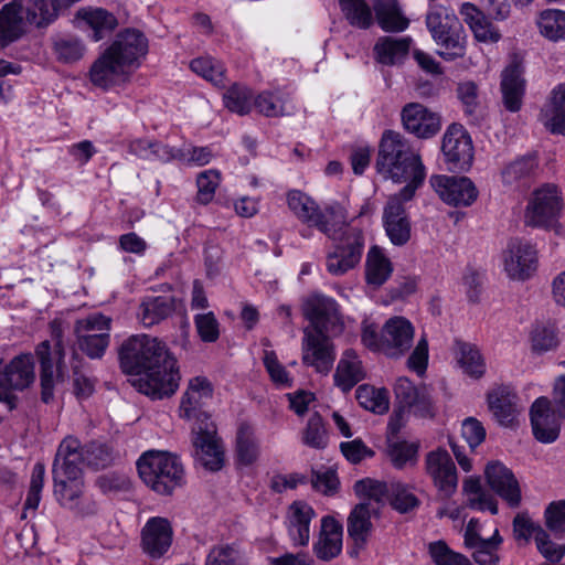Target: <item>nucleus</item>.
Listing matches in <instances>:
<instances>
[{"mask_svg":"<svg viewBox=\"0 0 565 565\" xmlns=\"http://www.w3.org/2000/svg\"><path fill=\"white\" fill-rule=\"evenodd\" d=\"M111 319L102 313H93L83 319H78L74 326L76 338L79 335H105L110 334Z\"/></svg>","mask_w":565,"mask_h":565,"instance_id":"52","label":"nucleus"},{"mask_svg":"<svg viewBox=\"0 0 565 565\" xmlns=\"http://www.w3.org/2000/svg\"><path fill=\"white\" fill-rule=\"evenodd\" d=\"M536 24L545 39L553 42L565 41V11L545 9L540 12Z\"/></svg>","mask_w":565,"mask_h":565,"instance_id":"45","label":"nucleus"},{"mask_svg":"<svg viewBox=\"0 0 565 565\" xmlns=\"http://www.w3.org/2000/svg\"><path fill=\"white\" fill-rule=\"evenodd\" d=\"M530 417L533 434L539 441L552 443L558 437L559 427L547 397L541 396L535 399L530 409Z\"/></svg>","mask_w":565,"mask_h":565,"instance_id":"26","label":"nucleus"},{"mask_svg":"<svg viewBox=\"0 0 565 565\" xmlns=\"http://www.w3.org/2000/svg\"><path fill=\"white\" fill-rule=\"evenodd\" d=\"M192 444L195 460L210 471H218L224 466V451L212 423H200L193 428Z\"/></svg>","mask_w":565,"mask_h":565,"instance_id":"13","label":"nucleus"},{"mask_svg":"<svg viewBox=\"0 0 565 565\" xmlns=\"http://www.w3.org/2000/svg\"><path fill=\"white\" fill-rule=\"evenodd\" d=\"M141 548L151 558L162 557L171 547L173 530L170 521L161 516L150 518L141 529Z\"/></svg>","mask_w":565,"mask_h":565,"instance_id":"19","label":"nucleus"},{"mask_svg":"<svg viewBox=\"0 0 565 565\" xmlns=\"http://www.w3.org/2000/svg\"><path fill=\"white\" fill-rule=\"evenodd\" d=\"M518 396L509 385H501L488 394L489 408L497 420L504 426L510 425L516 414Z\"/></svg>","mask_w":565,"mask_h":565,"instance_id":"30","label":"nucleus"},{"mask_svg":"<svg viewBox=\"0 0 565 565\" xmlns=\"http://www.w3.org/2000/svg\"><path fill=\"white\" fill-rule=\"evenodd\" d=\"M175 309L174 299L169 296H147L142 299L138 317L149 328L170 317Z\"/></svg>","mask_w":565,"mask_h":565,"instance_id":"32","label":"nucleus"},{"mask_svg":"<svg viewBox=\"0 0 565 565\" xmlns=\"http://www.w3.org/2000/svg\"><path fill=\"white\" fill-rule=\"evenodd\" d=\"M426 25L444 60L452 61L465 54V31L452 10L431 6L426 15Z\"/></svg>","mask_w":565,"mask_h":565,"instance_id":"7","label":"nucleus"},{"mask_svg":"<svg viewBox=\"0 0 565 565\" xmlns=\"http://www.w3.org/2000/svg\"><path fill=\"white\" fill-rule=\"evenodd\" d=\"M63 441H74V452L78 456L75 460L76 466L85 462L88 467L94 469H103L110 465L113 455L109 447L103 443L90 441L81 447L79 441L75 438L67 437Z\"/></svg>","mask_w":565,"mask_h":565,"instance_id":"34","label":"nucleus"},{"mask_svg":"<svg viewBox=\"0 0 565 565\" xmlns=\"http://www.w3.org/2000/svg\"><path fill=\"white\" fill-rule=\"evenodd\" d=\"M79 350L89 359H102L109 347L110 334L105 335H79L76 338Z\"/></svg>","mask_w":565,"mask_h":565,"instance_id":"61","label":"nucleus"},{"mask_svg":"<svg viewBox=\"0 0 565 565\" xmlns=\"http://www.w3.org/2000/svg\"><path fill=\"white\" fill-rule=\"evenodd\" d=\"M76 17L93 30L92 39L95 42L104 39L107 33L113 32L118 25L116 17L102 8L81 9Z\"/></svg>","mask_w":565,"mask_h":565,"instance_id":"42","label":"nucleus"},{"mask_svg":"<svg viewBox=\"0 0 565 565\" xmlns=\"http://www.w3.org/2000/svg\"><path fill=\"white\" fill-rule=\"evenodd\" d=\"M253 98L252 89L237 83L233 84L223 95L224 106L241 116L249 114Z\"/></svg>","mask_w":565,"mask_h":565,"instance_id":"47","label":"nucleus"},{"mask_svg":"<svg viewBox=\"0 0 565 565\" xmlns=\"http://www.w3.org/2000/svg\"><path fill=\"white\" fill-rule=\"evenodd\" d=\"M53 50L60 62L71 64L79 61L86 49L79 39L67 35L55 40Z\"/></svg>","mask_w":565,"mask_h":565,"instance_id":"53","label":"nucleus"},{"mask_svg":"<svg viewBox=\"0 0 565 565\" xmlns=\"http://www.w3.org/2000/svg\"><path fill=\"white\" fill-rule=\"evenodd\" d=\"M341 11L352 26L367 29L373 23L370 6L364 0H339Z\"/></svg>","mask_w":565,"mask_h":565,"instance_id":"48","label":"nucleus"},{"mask_svg":"<svg viewBox=\"0 0 565 565\" xmlns=\"http://www.w3.org/2000/svg\"><path fill=\"white\" fill-rule=\"evenodd\" d=\"M387 499L392 508L399 513H408L416 509L420 503L412 489L399 481H392L390 483V493L387 494Z\"/></svg>","mask_w":565,"mask_h":565,"instance_id":"50","label":"nucleus"},{"mask_svg":"<svg viewBox=\"0 0 565 565\" xmlns=\"http://www.w3.org/2000/svg\"><path fill=\"white\" fill-rule=\"evenodd\" d=\"M108 50L127 67H138L140 58L148 52V39L136 29H126L117 34Z\"/></svg>","mask_w":565,"mask_h":565,"instance_id":"23","label":"nucleus"},{"mask_svg":"<svg viewBox=\"0 0 565 565\" xmlns=\"http://www.w3.org/2000/svg\"><path fill=\"white\" fill-rule=\"evenodd\" d=\"M140 479L153 492L171 495L184 484V468L180 458L169 451L148 450L137 461Z\"/></svg>","mask_w":565,"mask_h":565,"instance_id":"4","label":"nucleus"},{"mask_svg":"<svg viewBox=\"0 0 565 565\" xmlns=\"http://www.w3.org/2000/svg\"><path fill=\"white\" fill-rule=\"evenodd\" d=\"M523 66L519 61H512L501 74L502 103L507 110L516 113L521 109L525 94Z\"/></svg>","mask_w":565,"mask_h":565,"instance_id":"24","label":"nucleus"},{"mask_svg":"<svg viewBox=\"0 0 565 565\" xmlns=\"http://www.w3.org/2000/svg\"><path fill=\"white\" fill-rule=\"evenodd\" d=\"M305 316L313 332L329 333L340 329V318L335 300L326 296H312L305 305Z\"/></svg>","mask_w":565,"mask_h":565,"instance_id":"21","label":"nucleus"},{"mask_svg":"<svg viewBox=\"0 0 565 565\" xmlns=\"http://www.w3.org/2000/svg\"><path fill=\"white\" fill-rule=\"evenodd\" d=\"M455 352L458 363L467 375L480 379L484 374L486 363L475 344L456 340Z\"/></svg>","mask_w":565,"mask_h":565,"instance_id":"43","label":"nucleus"},{"mask_svg":"<svg viewBox=\"0 0 565 565\" xmlns=\"http://www.w3.org/2000/svg\"><path fill=\"white\" fill-rule=\"evenodd\" d=\"M260 455V444L254 428L242 423L235 437V458L239 466L249 467L255 463Z\"/></svg>","mask_w":565,"mask_h":565,"instance_id":"33","label":"nucleus"},{"mask_svg":"<svg viewBox=\"0 0 565 565\" xmlns=\"http://www.w3.org/2000/svg\"><path fill=\"white\" fill-rule=\"evenodd\" d=\"M287 203L302 223L317 227L321 233L329 232L332 223L344 218V211L340 204L328 205L321 210L312 198L299 190L288 192Z\"/></svg>","mask_w":565,"mask_h":565,"instance_id":"8","label":"nucleus"},{"mask_svg":"<svg viewBox=\"0 0 565 565\" xmlns=\"http://www.w3.org/2000/svg\"><path fill=\"white\" fill-rule=\"evenodd\" d=\"M35 354L41 366V399L47 404L53 399L54 373H56V380L61 382L68 377L67 366L64 361L65 349L62 341L57 340L52 352L50 342L43 341L38 345Z\"/></svg>","mask_w":565,"mask_h":565,"instance_id":"11","label":"nucleus"},{"mask_svg":"<svg viewBox=\"0 0 565 565\" xmlns=\"http://www.w3.org/2000/svg\"><path fill=\"white\" fill-rule=\"evenodd\" d=\"M537 267V252L526 241L512 239L504 253V269L512 279L525 280Z\"/></svg>","mask_w":565,"mask_h":565,"instance_id":"18","label":"nucleus"},{"mask_svg":"<svg viewBox=\"0 0 565 565\" xmlns=\"http://www.w3.org/2000/svg\"><path fill=\"white\" fill-rule=\"evenodd\" d=\"M126 74L127 67L108 49L89 68L92 84L105 90L118 84Z\"/></svg>","mask_w":565,"mask_h":565,"instance_id":"27","label":"nucleus"},{"mask_svg":"<svg viewBox=\"0 0 565 565\" xmlns=\"http://www.w3.org/2000/svg\"><path fill=\"white\" fill-rule=\"evenodd\" d=\"M323 234L334 242L326 260L329 274L342 276L359 265L364 250V235L360 228L345 224L344 217L332 223L329 232Z\"/></svg>","mask_w":565,"mask_h":565,"instance_id":"5","label":"nucleus"},{"mask_svg":"<svg viewBox=\"0 0 565 565\" xmlns=\"http://www.w3.org/2000/svg\"><path fill=\"white\" fill-rule=\"evenodd\" d=\"M484 475L491 490L504 500L510 508L514 509L521 504V488L511 469L499 461H493L488 463Z\"/></svg>","mask_w":565,"mask_h":565,"instance_id":"22","label":"nucleus"},{"mask_svg":"<svg viewBox=\"0 0 565 565\" xmlns=\"http://www.w3.org/2000/svg\"><path fill=\"white\" fill-rule=\"evenodd\" d=\"M213 388L205 377H194L190 381L188 390L183 394L180 404L181 416L191 419L206 415L201 412L202 401L212 396Z\"/></svg>","mask_w":565,"mask_h":565,"instance_id":"29","label":"nucleus"},{"mask_svg":"<svg viewBox=\"0 0 565 565\" xmlns=\"http://www.w3.org/2000/svg\"><path fill=\"white\" fill-rule=\"evenodd\" d=\"M335 360L334 348L328 333L303 329L302 363L315 367L318 373L328 374Z\"/></svg>","mask_w":565,"mask_h":565,"instance_id":"14","label":"nucleus"},{"mask_svg":"<svg viewBox=\"0 0 565 565\" xmlns=\"http://www.w3.org/2000/svg\"><path fill=\"white\" fill-rule=\"evenodd\" d=\"M120 367L126 374H140L134 385L152 399L172 396L181 380L177 360L164 342L147 334L131 335L119 349Z\"/></svg>","mask_w":565,"mask_h":565,"instance_id":"1","label":"nucleus"},{"mask_svg":"<svg viewBox=\"0 0 565 565\" xmlns=\"http://www.w3.org/2000/svg\"><path fill=\"white\" fill-rule=\"evenodd\" d=\"M329 436L322 417L319 413L312 414L302 431V443L315 449H324L328 446Z\"/></svg>","mask_w":565,"mask_h":565,"instance_id":"51","label":"nucleus"},{"mask_svg":"<svg viewBox=\"0 0 565 565\" xmlns=\"http://www.w3.org/2000/svg\"><path fill=\"white\" fill-rule=\"evenodd\" d=\"M289 511V535L295 544L307 545L310 537V521L315 515L313 509L302 501H296Z\"/></svg>","mask_w":565,"mask_h":565,"instance_id":"37","label":"nucleus"},{"mask_svg":"<svg viewBox=\"0 0 565 565\" xmlns=\"http://www.w3.org/2000/svg\"><path fill=\"white\" fill-rule=\"evenodd\" d=\"M362 343L371 351L382 352L387 358L398 359L409 351L414 340V327L404 317L390 318L381 331L373 324L364 326Z\"/></svg>","mask_w":565,"mask_h":565,"instance_id":"6","label":"nucleus"},{"mask_svg":"<svg viewBox=\"0 0 565 565\" xmlns=\"http://www.w3.org/2000/svg\"><path fill=\"white\" fill-rule=\"evenodd\" d=\"M190 67L194 73L212 82L214 85H224L225 68L221 62L210 56L198 57L191 61Z\"/></svg>","mask_w":565,"mask_h":565,"instance_id":"55","label":"nucleus"},{"mask_svg":"<svg viewBox=\"0 0 565 565\" xmlns=\"http://www.w3.org/2000/svg\"><path fill=\"white\" fill-rule=\"evenodd\" d=\"M45 466L42 462H36L33 466L30 487L24 501L25 509L35 510L41 501V492L44 486Z\"/></svg>","mask_w":565,"mask_h":565,"instance_id":"62","label":"nucleus"},{"mask_svg":"<svg viewBox=\"0 0 565 565\" xmlns=\"http://www.w3.org/2000/svg\"><path fill=\"white\" fill-rule=\"evenodd\" d=\"M205 565H249L245 554L236 544L213 546L205 559Z\"/></svg>","mask_w":565,"mask_h":565,"instance_id":"49","label":"nucleus"},{"mask_svg":"<svg viewBox=\"0 0 565 565\" xmlns=\"http://www.w3.org/2000/svg\"><path fill=\"white\" fill-rule=\"evenodd\" d=\"M412 42L409 36H382L373 47L374 57L385 66L402 64L409 54Z\"/></svg>","mask_w":565,"mask_h":565,"instance_id":"28","label":"nucleus"},{"mask_svg":"<svg viewBox=\"0 0 565 565\" xmlns=\"http://www.w3.org/2000/svg\"><path fill=\"white\" fill-rule=\"evenodd\" d=\"M286 96L276 90L262 92L254 98L256 109L266 117H277L286 114L285 111Z\"/></svg>","mask_w":565,"mask_h":565,"instance_id":"56","label":"nucleus"},{"mask_svg":"<svg viewBox=\"0 0 565 565\" xmlns=\"http://www.w3.org/2000/svg\"><path fill=\"white\" fill-rule=\"evenodd\" d=\"M542 119L552 134L565 135V83L552 90L550 104L542 110Z\"/></svg>","mask_w":565,"mask_h":565,"instance_id":"39","label":"nucleus"},{"mask_svg":"<svg viewBox=\"0 0 565 565\" xmlns=\"http://www.w3.org/2000/svg\"><path fill=\"white\" fill-rule=\"evenodd\" d=\"M194 326L200 339L206 343L217 341L220 337V323L212 311L194 316Z\"/></svg>","mask_w":565,"mask_h":565,"instance_id":"58","label":"nucleus"},{"mask_svg":"<svg viewBox=\"0 0 565 565\" xmlns=\"http://www.w3.org/2000/svg\"><path fill=\"white\" fill-rule=\"evenodd\" d=\"M460 13L478 41L495 43L500 40L499 31L476 6L463 3Z\"/></svg>","mask_w":565,"mask_h":565,"instance_id":"38","label":"nucleus"},{"mask_svg":"<svg viewBox=\"0 0 565 565\" xmlns=\"http://www.w3.org/2000/svg\"><path fill=\"white\" fill-rule=\"evenodd\" d=\"M74 445V441H62L58 446L52 467L53 494L62 508L82 516L94 515L98 505L93 499L84 497L83 470L75 462L78 456L71 452Z\"/></svg>","mask_w":565,"mask_h":565,"instance_id":"3","label":"nucleus"},{"mask_svg":"<svg viewBox=\"0 0 565 565\" xmlns=\"http://www.w3.org/2000/svg\"><path fill=\"white\" fill-rule=\"evenodd\" d=\"M558 339L555 330L547 326H536L532 331V349L535 352H546L557 347Z\"/></svg>","mask_w":565,"mask_h":565,"instance_id":"63","label":"nucleus"},{"mask_svg":"<svg viewBox=\"0 0 565 565\" xmlns=\"http://www.w3.org/2000/svg\"><path fill=\"white\" fill-rule=\"evenodd\" d=\"M430 184L439 198L448 205L469 206L478 198L475 183L467 177L433 175Z\"/></svg>","mask_w":565,"mask_h":565,"instance_id":"17","label":"nucleus"},{"mask_svg":"<svg viewBox=\"0 0 565 565\" xmlns=\"http://www.w3.org/2000/svg\"><path fill=\"white\" fill-rule=\"evenodd\" d=\"M333 379L334 384L344 393L351 391L364 379L362 364L353 350L350 349L344 352L343 358L338 363Z\"/></svg>","mask_w":565,"mask_h":565,"instance_id":"36","label":"nucleus"},{"mask_svg":"<svg viewBox=\"0 0 565 565\" xmlns=\"http://www.w3.org/2000/svg\"><path fill=\"white\" fill-rule=\"evenodd\" d=\"M82 359L75 351H72L71 366L73 370V390L77 398H87L94 392V382L81 370Z\"/></svg>","mask_w":565,"mask_h":565,"instance_id":"60","label":"nucleus"},{"mask_svg":"<svg viewBox=\"0 0 565 565\" xmlns=\"http://www.w3.org/2000/svg\"><path fill=\"white\" fill-rule=\"evenodd\" d=\"M355 398L363 408L375 414H384L388 411V392L385 388L363 384L356 388Z\"/></svg>","mask_w":565,"mask_h":565,"instance_id":"46","label":"nucleus"},{"mask_svg":"<svg viewBox=\"0 0 565 565\" xmlns=\"http://www.w3.org/2000/svg\"><path fill=\"white\" fill-rule=\"evenodd\" d=\"M354 492L360 498L380 503L384 498H387L390 483L365 478L354 483Z\"/></svg>","mask_w":565,"mask_h":565,"instance_id":"57","label":"nucleus"},{"mask_svg":"<svg viewBox=\"0 0 565 565\" xmlns=\"http://www.w3.org/2000/svg\"><path fill=\"white\" fill-rule=\"evenodd\" d=\"M441 151L450 171L463 172L472 164V141L461 125L452 124L448 127L443 138Z\"/></svg>","mask_w":565,"mask_h":565,"instance_id":"12","label":"nucleus"},{"mask_svg":"<svg viewBox=\"0 0 565 565\" xmlns=\"http://www.w3.org/2000/svg\"><path fill=\"white\" fill-rule=\"evenodd\" d=\"M502 542L503 539L495 529L491 537L481 539L466 547L472 550L471 556L478 565H499V550Z\"/></svg>","mask_w":565,"mask_h":565,"instance_id":"44","label":"nucleus"},{"mask_svg":"<svg viewBox=\"0 0 565 565\" xmlns=\"http://www.w3.org/2000/svg\"><path fill=\"white\" fill-rule=\"evenodd\" d=\"M393 273V265L382 248L374 245L366 255L365 278L369 285L380 287L387 281Z\"/></svg>","mask_w":565,"mask_h":565,"instance_id":"41","label":"nucleus"},{"mask_svg":"<svg viewBox=\"0 0 565 565\" xmlns=\"http://www.w3.org/2000/svg\"><path fill=\"white\" fill-rule=\"evenodd\" d=\"M220 172L217 170H206L198 175L196 200L199 203L205 205L213 200L215 190L220 184Z\"/></svg>","mask_w":565,"mask_h":565,"instance_id":"59","label":"nucleus"},{"mask_svg":"<svg viewBox=\"0 0 565 565\" xmlns=\"http://www.w3.org/2000/svg\"><path fill=\"white\" fill-rule=\"evenodd\" d=\"M376 509L370 502L356 504L348 518V533L355 546L363 547L372 532L371 515Z\"/></svg>","mask_w":565,"mask_h":565,"instance_id":"31","label":"nucleus"},{"mask_svg":"<svg viewBox=\"0 0 565 565\" xmlns=\"http://www.w3.org/2000/svg\"><path fill=\"white\" fill-rule=\"evenodd\" d=\"M562 198L555 184L546 183L536 189L526 205L524 222L532 227H552L561 213Z\"/></svg>","mask_w":565,"mask_h":565,"instance_id":"10","label":"nucleus"},{"mask_svg":"<svg viewBox=\"0 0 565 565\" xmlns=\"http://www.w3.org/2000/svg\"><path fill=\"white\" fill-rule=\"evenodd\" d=\"M35 379L34 360L31 354L15 356L9 364L0 360V402L11 411L15 407V391L28 388Z\"/></svg>","mask_w":565,"mask_h":565,"instance_id":"9","label":"nucleus"},{"mask_svg":"<svg viewBox=\"0 0 565 565\" xmlns=\"http://www.w3.org/2000/svg\"><path fill=\"white\" fill-rule=\"evenodd\" d=\"M537 172L539 161L536 156L526 154L507 164L501 171V178L504 184L514 185L527 183L536 177Z\"/></svg>","mask_w":565,"mask_h":565,"instance_id":"40","label":"nucleus"},{"mask_svg":"<svg viewBox=\"0 0 565 565\" xmlns=\"http://www.w3.org/2000/svg\"><path fill=\"white\" fill-rule=\"evenodd\" d=\"M26 6L21 0H13L0 10V46L6 47L25 33Z\"/></svg>","mask_w":565,"mask_h":565,"instance_id":"25","label":"nucleus"},{"mask_svg":"<svg viewBox=\"0 0 565 565\" xmlns=\"http://www.w3.org/2000/svg\"><path fill=\"white\" fill-rule=\"evenodd\" d=\"M428 553L435 565H472L466 555L452 551L443 540L429 543Z\"/></svg>","mask_w":565,"mask_h":565,"instance_id":"54","label":"nucleus"},{"mask_svg":"<svg viewBox=\"0 0 565 565\" xmlns=\"http://www.w3.org/2000/svg\"><path fill=\"white\" fill-rule=\"evenodd\" d=\"M375 170L384 180L405 183L397 192L405 199H413L426 179L419 152L401 132L390 129L380 139Z\"/></svg>","mask_w":565,"mask_h":565,"instance_id":"2","label":"nucleus"},{"mask_svg":"<svg viewBox=\"0 0 565 565\" xmlns=\"http://www.w3.org/2000/svg\"><path fill=\"white\" fill-rule=\"evenodd\" d=\"M418 446L406 441L395 443L388 447V455L393 465L402 469L409 461L416 459Z\"/></svg>","mask_w":565,"mask_h":565,"instance_id":"64","label":"nucleus"},{"mask_svg":"<svg viewBox=\"0 0 565 565\" xmlns=\"http://www.w3.org/2000/svg\"><path fill=\"white\" fill-rule=\"evenodd\" d=\"M425 471L446 498L455 493L458 486L457 468L446 449L439 447L426 454Z\"/></svg>","mask_w":565,"mask_h":565,"instance_id":"15","label":"nucleus"},{"mask_svg":"<svg viewBox=\"0 0 565 565\" xmlns=\"http://www.w3.org/2000/svg\"><path fill=\"white\" fill-rule=\"evenodd\" d=\"M373 9L377 24L385 32H402L409 25L397 0H373Z\"/></svg>","mask_w":565,"mask_h":565,"instance_id":"35","label":"nucleus"},{"mask_svg":"<svg viewBox=\"0 0 565 565\" xmlns=\"http://www.w3.org/2000/svg\"><path fill=\"white\" fill-rule=\"evenodd\" d=\"M412 199H405L401 193L391 195L383 210V226L391 243L404 246L411 239L412 225L404 204Z\"/></svg>","mask_w":565,"mask_h":565,"instance_id":"16","label":"nucleus"},{"mask_svg":"<svg viewBox=\"0 0 565 565\" xmlns=\"http://www.w3.org/2000/svg\"><path fill=\"white\" fill-rule=\"evenodd\" d=\"M401 118L405 130L420 139L434 137L441 128L440 116L419 103L406 104Z\"/></svg>","mask_w":565,"mask_h":565,"instance_id":"20","label":"nucleus"}]
</instances>
